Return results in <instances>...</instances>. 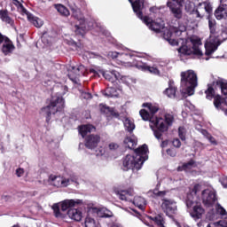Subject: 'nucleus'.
<instances>
[{"label": "nucleus", "mask_w": 227, "mask_h": 227, "mask_svg": "<svg viewBox=\"0 0 227 227\" xmlns=\"http://www.w3.org/2000/svg\"><path fill=\"white\" fill-rule=\"evenodd\" d=\"M163 121L164 126L167 127L168 131L169 127H171V125H173V122L175 121V115H173V113H165Z\"/></svg>", "instance_id": "c85d7f7f"}, {"label": "nucleus", "mask_w": 227, "mask_h": 227, "mask_svg": "<svg viewBox=\"0 0 227 227\" xmlns=\"http://www.w3.org/2000/svg\"><path fill=\"white\" fill-rule=\"evenodd\" d=\"M171 35H173L171 31L167 32V40L168 43H170V45H178V41H176V39H172Z\"/></svg>", "instance_id": "de8ad7c7"}, {"label": "nucleus", "mask_w": 227, "mask_h": 227, "mask_svg": "<svg viewBox=\"0 0 227 227\" xmlns=\"http://www.w3.org/2000/svg\"><path fill=\"white\" fill-rule=\"evenodd\" d=\"M141 168H143L141 156L136 157L135 155L128 154L122 159L123 171H129V169L139 171Z\"/></svg>", "instance_id": "0eeeda50"}, {"label": "nucleus", "mask_w": 227, "mask_h": 227, "mask_svg": "<svg viewBox=\"0 0 227 227\" xmlns=\"http://www.w3.org/2000/svg\"><path fill=\"white\" fill-rule=\"evenodd\" d=\"M150 221L154 223L158 227H166V220L164 219V215L162 214H158L154 216H149Z\"/></svg>", "instance_id": "393cba45"}, {"label": "nucleus", "mask_w": 227, "mask_h": 227, "mask_svg": "<svg viewBox=\"0 0 227 227\" xmlns=\"http://www.w3.org/2000/svg\"><path fill=\"white\" fill-rule=\"evenodd\" d=\"M55 217H61V211L59 209V204H53L51 207Z\"/></svg>", "instance_id": "49530a36"}, {"label": "nucleus", "mask_w": 227, "mask_h": 227, "mask_svg": "<svg viewBox=\"0 0 227 227\" xmlns=\"http://www.w3.org/2000/svg\"><path fill=\"white\" fill-rule=\"evenodd\" d=\"M222 227H227V217L223 220Z\"/></svg>", "instance_id": "774afa93"}, {"label": "nucleus", "mask_w": 227, "mask_h": 227, "mask_svg": "<svg viewBox=\"0 0 227 227\" xmlns=\"http://www.w3.org/2000/svg\"><path fill=\"white\" fill-rule=\"evenodd\" d=\"M184 11L188 15H192L194 19H203L205 13L210 17L213 13V7L210 1L199 2L197 4L192 1L185 0H169L167 2L170 15L176 20H182Z\"/></svg>", "instance_id": "f257e3e1"}, {"label": "nucleus", "mask_w": 227, "mask_h": 227, "mask_svg": "<svg viewBox=\"0 0 227 227\" xmlns=\"http://www.w3.org/2000/svg\"><path fill=\"white\" fill-rule=\"evenodd\" d=\"M166 152L169 157H176V150H175L173 148H168V149H167Z\"/></svg>", "instance_id": "603ef678"}, {"label": "nucleus", "mask_w": 227, "mask_h": 227, "mask_svg": "<svg viewBox=\"0 0 227 227\" xmlns=\"http://www.w3.org/2000/svg\"><path fill=\"white\" fill-rule=\"evenodd\" d=\"M93 130L96 131L97 128L91 124H83L78 127V132L83 139H86V137H88V134H91Z\"/></svg>", "instance_id": "dca6fc26"}, {"label": "nucleus", "mask_w": 227, "mask_h": 227, "mask_svg": "<svg viewBox=\"0 0 227 227\" xmlns=\"http://www.w3.org/2000/svg\"><path fill=\"white\" fill-rule=\"evenodd\" d=\"M172 145L175 146V148H180L182 146V142H180L179 138H174Z\"/></svg>", "instance_id": "864d4df0"}, {"label": "nucleus", "mask_w": 227, "mask_h": 227, "mask_svg": "<svg viewBox=\"0 0 227 227\" xmlns=\"http://www.w3.org/2000/svg\"><path fill=\"white\" fill-rule=\"evenodd\" d=\"M71 12H72V16L74 17V19H75L76 20H79L80 22H82V23L86 22V20H84V15L81 12V9L72 8Z\"/></svg>", "instance_id": "c756f323"}, {"label": "nucleus", "mask_w": 227, "mask_h": 227, "mask_svg": "<svg viewBox=\"0 0 227 227\" xmlns=\"http://www.w3.org/2000/svg\"><path fill=\"white\" fill-rule=\"evenodd\" d=\"M49 178L53 182L55 187H67L70 182V179H63V177L54 175H51Z\"/></svg>", "instance_id": "a211bd4d"}, {"label": "nucleus", "mask_w": 227, "mask_h": 227, "mask_svg": "<svg viewBox=\"0 0 227 227\" xmlns=\"http://www.w3.org/2000/svg\"><path fill=\"white\" fill-rule=\"evenodd\" d=\"M124 127L125 129L131 134V132H134V129H136V124H134L130 119L126 118L124 121Z\"/></svg>", "instance_id": "a19ab883"}, {"label": "nucleus", "mask_w": 227, "mask_h": 227, "mask_svg": "<svg viewBox=\"0 0 227 227\" xmlns=\"http://www.w3.org/2000/svg\"><path fill=\"white\" fill-rule=\"evenodd\" d=\"M103 76L106 81H109V82H112V84H115L118 82V79L120 77V73L116 71L105 72L103 73Z\"/></svg>", "instance_id": "4be33fe9"}, {"label": "nucleus", "mask_w": 227, "mask_h": 227, "mask_svg": "<svg viewBox=\"0 0 227 227\" xmlns=\"http://www.w3.org/2000/svg\"><path fill=\"white\" fill-rule=\"evenodd\" d=\"M208 27L210 31L209 41L206 44V56H212L214 52L218 49L219 45L223 42L227 40V27L223 29H217V23L215 20H208Z\"/></svg>", "instance_id": "f03ea898"}, {"label": "nucleus", "mask_w": 227, "mask_h": 227, "mask_svg": "<svg viewBox=\"0 0 227 227\" xmlns=\"http://www.w3.org/2000/svg\"><path fill=\"white\" fill-rule=\"evenodd\" d=\"M16 175L19 178H20V176H22V175H24V168H17Z\"/></svg>", "instance_id": "4d7b16f0"}, {"label": "nucleus", "mask_w": 227, "mask_h": 227, "mask_svg": "<svg viewBox=\"0 0 227 227\" xmlns=\"http://www.w3.org/2000/svg\"><path fill=\"white\" fill-rule=\"evenodd\" d=\"M185 205L188 208V212L190 216L195 221H200V219H203V215H205V207H203V204L199 200H195L192 195H189L186 197Z\"/></svg>", "instance_id": "39448f33"}, {"label": "nucleus", "mask_w": 227, "mask_h": 227, "mask_svg": "<svg viewBox=\"0 0 227 227\" xmlns=\"http://www.w3.org/2000/svg\"><path fill=\"white\" fill-rule=\"evenodd\" d=\"M99 109H100L101 114H109V113L111 112L112 107L107 106L106 105H104V104H100L99 105Z\"/></svg>", "instance_id": "c03bdc74"}, {"label": "nucleus", "mask_w": 227, "mask_h": 227, "mask_svg": "<svg viewBox=\"0 0 227 227\" xmlns=\"http://www.w3.org/2000/svg\"><path fill=\"white\" fill-rule=\"evenodd\" d=\"M158 141H161V144H160V148H166V146H168V143H169V140H162V137H161V139H158Z\"/></svg>", "instance_id": "6e6d98bb"}, {"label": "nucleus", "mask_w": 227, "mask_h": 227, "mask_svg": "<svg viewBox=\"0 0 227 227\" xmlns=\"http://www.w3.org/2000/svg\"><path fill=\"white\" fill-rule=\"evenodd\" d=\"M201 191V184H195L192 189H190L189 193L187 194L186 198L188 196H192L193 200H198V192Z\"/></svg>", "instance_id": "473e14b6"}, {"label": "nucleus", "mask_w": 227, "mask_h": 227, "mask_svg": "<svg viewBox=\"0 0 227 227\" xmlns=\"http://www.w3.org/2000/svg\"><path fill=\"white\" fill-rule=\"evenodd\" d=\"M181 86L186 88L188 95H194V89L198 86V75L192 70L181 73Z\"/></svg>", "instance_id": "423d86ee"}, {"label": "nucleus", "mask_w": 227, "mask_h": 227, "mask_svg": "<svg viewBox=\"0 0 227 227\" xmlns=\"http://www.w3.org/2000/svg\"><path fill=\"white\" fill-rule=\"evenodd\" d=\"M149 12H151V13H153V15H159L160 13V8L157 6H153L149 9Z\"/></svg>", "instance_id": "3c124183"}, {"label": "nucleus", "mask_w": 227, "mask_h": 227, "mask_svg": "<svg viewBox=\"0 0 227 227\" xmlns=\"http://www.w3.org/2000/svg\"><path fill=\"white\" fill-rule=\"evenodd\" d=\"M0 19L1 20H3V22H5L6 24H10V26H13L14 24V21L8 15L7 10H0Z\"/></svg>", "instance_id": "2f4dec72"}, {"label": "nucleus", "mask_w": 227, "mask_h": 227, "mask_svg": "<svg viewBox=\"0 0 227 227\" xmlns=\"http://www.w3.org/2000/svg\"><path fill=\"white\" fill-rule=\"evenodd\" d=\"M133 205L137 207L140 210H145V207H146V200L141 196H137L133 200Z\"/></svg>", "instance_id": "cd10ccee"}, {"label": "nucleus", "mask_w": 227, "mask_h": 227, "mask_svg": "<svg viewBox=\"0 0 227 227\" xmlns=\"http://www.w3.org/2000/svg\"><path fill=\"white\" fill-rule=\"evenodd\" d=\"M8 38V36L4 35L1 34L0 32V45H2V43H4V42Z\"/></svg>", "instance_id": "e2e57ef3"}, {"label": "nucleus", "mask_w": 227, "mask_h": 227, "mask_svg": "<svg viewBox=\"0 0 227 227\" xmlns=\"http://www.w3.org/2000/svg\"><path fill=\"white\" fill-rule=\"evenodd\" d=\"M75 200H66L61 202V210L62 212H67L68 208H72V207H75Z\"/></svg>", "instance_id": "72a5a7b5"}, {"label": "nucleus", "mask_w": 227, "mask_h": 227, "mask_svg": "<svg viewBox=\"0 0 227 227\" xmlns=\"http://www.w3.org/2000/svg\"><path fill=\"white\" fill-rule=\"evenodd\" d=\"M207 227H221V225H219L215 223H211L207 224Z\"/></svg>", "instance_id": "69168bd1"}, {"label": "nucleus", "mask_w": 227, "mask_h": 227, "mask_svg": "<svg viewBox=\"0 0 227 227\" xmlns=\"http://www.w3.org/2000/svg\"><path fill=\"white\" fill-rule=\"evenodd\" d=\"M142 107H147L153 118V114H157L159 111V106H154L152 103H144L142 105Z\"/></svg>", "instance_id": "ea45409f"}, {"label": "nucleus", "mask_w": 227, "mask_h": 227, "mask_svg": "<svg viewBox=\"0 0 227 227\" xmlns=\"http://www.w3.org/2000/svg\"><path fill=\"white\" fill-rule=\"evenodd\" d=\"M133 63L137 68L143 72H149V74H153V75H160V71L155 67H150L148 64L140 60H135Z\"/></svg>", "instance_id": "f8f14e48"}, {"label": "nucleus", "mask_w": 227, "mask_h": 227, "mask_svg": "<svg viewBox=\"0 0 227 227\" xmlns=\"http://www.w3.org/2000/svg\"><path fill=\"white\" fill-rule=\"evenodd\" d=\"M129 1L137 17L140 19V20H144L145 16L143 15V10L145 8V0H129Z\"/></svg>", "instance_id": "9b49d317"}, {"label": "nucleus", "mask_w": 227, "mask_h": 227, "mask_svg": "<svg viewBox=\"0 0 227 227\" xmlns=\"http://www.w3.org/2000/svg\"><path fill=\"white\" fill-rule=\"evenodd\" d=\"M28 20L35 26V27H42L43 26V20L38 17L28 16Z\"/></svg>", "instance_id": "58836bf2"}, {"label": "nucleus", "mask_w": 227, "mask_h": 227, "mask_svg": "<svg viewBox=\"0 0 227 227\" xmlns=\"http://www.w3.org/2000/svg\"><path fill=\"white\" fill-rule=\"evenodd\" d=\"M177 52L181 61H184V58L192 55V49L187 45H182L177 49Z\"/></svg>", "instance_id": "aec40b11"}, {"label": "nucleus", "mask_w": 227, "mask_h": 227, "mask_svg": "<svg viewBox=\"0 0 227 227\" xmlns=\"http://www.w3.org/2000/svg\"><path fill=\"white\" fill-rule=\"evenodd\" d=\"M207 138L208 139V141H210L212 145H217V141H215V138L212 137V135H208Z\"/></svg>", "instance_id": "052dcab7"}, {"label": "nucleus", "mask_w": 227, "mask_h": 227, "mask_svg": "<svg viewBox=\"0 0 227 227\" xmlns=\"http://www.w3.org/2000/svg\"><path fill=\"white\" fill-rule=\"evenodd\" d=\"M85 227H96L95 219L87 216L84 222Z\"/></svg>", "instance_id": "a18cd8bd"}, {"label": "nucleus", "mask_w": 227, "mask_h": 227, "mask_svg": "<svg viewBox=\"0 0 227 227\" xmlns=\"http://www.w3.org/2000/svg\"><path fill=\"white\" fill-rule=\"evenodd\" d=\"M12 4H14V6L19 8V6H20V4H22L19 0H12Z\"/></svg>", "instance_id": "0e129e2a"}, {"label": "nucleus", "mask_w": 227, "mask_h": 227, "mask_svg": "<svg viewBox=\"0 0 227 227\" xmlns=\"http://www.w3.org/2000/svg\"><path fill=\"white\" fill-rule=\"evenodd\" d=\"M160 184H158L153 190V198H164L168 194V191H160Z\"/></svg>", "instance_id": "f704fd0d"}, {"label": "nucleus", "mask_w": 227, "mask_h": 227, "mask_svg": "<svg viewBox=\"0 0 227 227\" xmlns=\"http://www.w3.org/2000/svg\"><path fill=\"white\" fill-rule=\"evenodd\" d=\"M18 10H20L21 13H24L25 15H27V9L24 7V5L21 4L18 7Z\"/></svg>", "instance_id": "13d9d810"}, {"label": "nucleus", "mask_w": 227, "mask_h": 227, "mask_svg": "<svg viewBox=\"0 0 227 227\" xmlns=\"http://www.w3.org/2000/svg\"><path fill=\"white\" fill-rule=\"evenodd\" d=\"M164 95H167L169 98H175V97H176V88L175 82L172 80L168 82V88L164 90Z\"/></svg>", "instance_id": "b1692460"}, {"label": "nucleus", "mask_w": 227, "mask_h": 227, "mask_svg": "<svg viewBox=\"0 0 227 227\" xmlns=\"http://www.w3.org/2000/svg\"><path fill=\"white\" fill-rule=\"evenodd\" d=\"M215 17L217 20H226L227 19V4H222L215 11Z\"/></svg>", "instance_id": "f3484780"}, {"label": "nucleus", "mask_w": 227, "mask_h": 227, "mask_svg": "<svg viewBox=\"0 0 227 227\" xmlns=\"http://www.w3.org/2000/svg\"><path fill=\"white\" fill-rule=\"evenodd\" d=\"M82 68H84V66L72 67L71 69H69L67 76L74 84H79V77L83 74L81 73Z\"/></svg>", "instance_id": "ddd939ff"}, {"label": "nucleus", "mask_w": 227, "mask_h": 227, "mask_svg": "<svg viewBox=\"0 0 227 227\" xmlns=\"http://www.w3.org/2000/svg\"><path fill=\"white\" fill-rule=\"evenodd\" d=\"M161 210L168 217L173 218L176 212H178V207L176 206V202L171 199H161Z\"/></svg>", "instance_id": "6e6552de"}, {"label": "nucleus", "mask_w": 227, "mask_h": 227, "mask_svg": "<svg viewBox=\"0 0 227 227\" xmlns=\"http://www.w3.org/2000/svg\"><path fill=\"white\" fill-rule=\"evenodd\" d=\"M15 51V45L13 44V42L10 40L8 37L4 41V43L1 48V51L4 56H10Z\"/></svg>", "instance_id": "2eb2a0df"}, {"label": "nucleus", "mask_w": 227, "mask_h": 227, "mask_svg": "<svg viewBox=\"0 0 227 227\" xmlns=\"http://www.w3.org/2000/svg\"><path fill=\"white\" fill-rule=\"evenodd\" d=\"M192 49V54H193V56H199L200 58V56H203V51H201V50L200 49V46H198L196 43H193Z\"/></svg>", "instance_id": "79ce46f5"}, {"label": "nucleus", "mask_w": 227, "mask_h": 227, "mask_svg": "<svg viewBox=\"0 0 227 227\" xmlns=\"http://www.w3.org/2000/svg\"><path fill=\"white\" fill-rule=\"evenodd\" d=\"M108 146L110 150H118V148H120V145L116 143H111Z\"/></svg>", "instance_id": "bf43d9fd"}, {"label": "nucleus", "mask_w": 227, "mask_h": 227, "mask_svg": "<svg viewBox=\"0 0 227 227\" xmlns=\"http://www.w3.org/2000/svg\"><path fill=\"white\" fill-rule=\"evenodd\" d=\"M117 196L121 201H130L129 196H132V190L118 191Z\"/></svg>", "instance_id": "bb28decb"}, {"label": "nucleus", "mask_w": 227, "mask_h": 227, "mask_svg": "<svg viewBox=\"0 0 227 227\" xmlns=\"http://www.w3.org/2000/svg\"><path fill=\"white\" fill-rule=\"evenodd\" d=\"M178 136L181 141H185V129H184V127L178 128Z\"/></svg>", "instance_id": "09e8293b"}, {"label": "nucleus", "mask_w": 227, "mask_h": 227, "mask_svg": "<svg viewBox=\"0 0 227 227\" xmlns=\"http://www.w3.org/2000/svg\"><path fill=\"white\" fill-rule=\"evenodd\" d=\"M67 215L70 219H73V221H76L77 223L82 219V212L75 208L68 209Z\"/></svg>", "instance_id": "412c9836"}, {"label": "nucleus", "mask_w": 227, "mask_h": 227, "mask_svg": "<svg viewBox=\"0 0 227 227\" xmlns=\"http://www.w3.org/2000/svg\"><path fill=\"white\" fill-rule=\"evenodd\" d=\"M201 200L204 207L210 208V207H214V205H215V202L217 201V195L215 194V192L206 189L201 192Z\"/></svg>", "instance_id": "1a4fd4ad"}, {"label": "nucleus", "mask_w": 227, "mask_h": 227, "mask_svg": "<svg viewBox=\"0 0 227 227\" xmlns=\"http://www.w3.org/2000/svg\"><path fill=\"white\" fill-rule=\"evenodd\" d=\"M221 184L223 187H227V176H223L221 178Z\"/></svg>", "instance_id": "680f3d73"}, {"label": "nucleus", "mask_w": 227, "mask_h": 227, "mask_svg": "<svg viewBox=\"0 0 227 227\" xmlns=\"http://www.w3.org/2000/svg\"><path fill=\"white\" fill-rule=\"evenodd\" d=\"M139 114L144 121H150V127L156 139H162V134L168 132V127L164 125V119L162 117L153 118L145 109H141Z\"/></svg>", "instance_id": "20e7f679"}, {"label": "nucleus", "mask_w": 227, "mask_h": 227, "mask_svg": "<svg viewBox=\"0 0 227 227\" xmlns=\"http://www.w3.org/2000/svg\"><path fill=\"white\" fill-rule=\"evenodd\" d=\"M60 90L63 92H57L55 95L51 96L50 104L41 109V113L46 116V123L51 121V116L55 113H61L65 109V98L63 96L68 91V87L67 85L60 86Z\"/></svg>", "instance_id": "7ed1b4c3"}, {"label": "nucleus", "mask_w": 227, "mask_h": 227, "mask_svg": "<svg viewBox=\"0 0 227 227\" xmlns=\"http://www.w3.org/2000/svg\"><path fill=\"white\" fill-rule=\"evenodd\" d=\"M98 143H100L99 135L90 134L85 137V147L89 150H95L98 146Z\"/></svg>", "instance_id": "4468645a"}, {"label": "nucleus", "mask_w": 227, "mask_h": 227, "mask_svg": "<svg viewBox=\"0 0 227 227\" xmlns=\"http://www.w3.org/2000/svg\"><path fill=\"white\" fill-rule=\"evenodd\" d=\"M99 217H113V212L109 211V209L102 208L98 211Z\"/></svg>", "instance_id": "37998d69"}, {"label": "nucleus", "mask_w": 227, "mask_h": 227, "mask_svg": "<svg viewBox=\"0 0 227 227\" xmlns=\"http://www.w3.org/2000/svg\"><path fill=\"white\" fill-rule=\"evenodd\" d=\"M55 8L57 12L60 13V15H63V17H68V15H70V11H68V9L61 4H55Z\"/></svg>", "instance_id": "e433bc0d"}, {"label": "nucleus", "mask_w": 227, "mask_h": 227, "mask_svg": "<svg viewBox=\"0 0 227 227\" xmlns=\"http://www.w3.org/2000/svg\"><path fill=\"white\" fill-rule=\"evenodd\" d=\"M149 29L152 31H155V33H160L162 29H164V22L159 23L153 20L152 18L149 16H145L144 20H142Z\"/></svg>", "instance_id": "9d476101"}, {"label": "nucleus", "mask_w": 227, "mask_h": 227, "mask_svg": "<svg viewBox=\"0 0 227 227\" xmlns=\"http://www.w3.org/2000/svg\"><path fill=\"white\" fill-rule=\"evenodd\" d=\"M110 116H113L114 118H120V113L114 110V108H111L109 112Z\"/></svg>", "instance_id": "5fc2aeb1"}, {"label": "nucleus", "mask_w": 227, "mask_h": 227, "mask_svg": "<svg viewBox=\"0 0 227 227\" xmlns=\"http://www.w3.org/2000/svg\"><path fill=\"white\" fill-rule=\"evenodd\" d=\"M118 90L119 91H121V88L120 87H107L104 90L103 95L105 97H107L108 98H111L113 97L118 98L120 96V94L118 93Z\"/></svg>", "instance_id": "5701e85b"}, {"label": "nucleus", "mask_w": 227, "mask_h": 227, "mask_svg": "<svg viewBox=\"0 0 227 227\" xmlns=\"http://www.w3.org/2000/svg\"><path fill=\"white\" fill-rule=\"evenodd\" d=\"M134 152L136 153L135 157H137V156L140 157V162H142V165H143L145 160H146V159H145L143 155H146L148 152V145L146 144H144L140 147L135 149Z\"/></svg>", "instance_id": "6ab92c4d"}, {"label": "nucleus", "mask_w": 227, "mask_h": 227, "mask_svg": "<svg viewBox=\"0 0 227 227\" xmlns=\"http://www.w3.org/2000/svg\"><path fill=\"white\" fill-rule=\"evenodd\" d=\"M83 98H91V93L85 92L83 93Z\"/></svg>", "instance_id": "338daca9"}, {"label": "nucleus", "mask_w": 227, "mask_h": 227, "mask_svg": "<svg viewBox=\"0 0 227 227\" xmlns=\"http://www.w3.org/2000/svg\"><path fill=\"white\" fill-rule=\"evenodd\" d=\"M74 33L77 36H84L86 35V24L85 22H80V25L74 26Z\"/></svg>", "instance_id": "7c9ffc66"}, {"label": "nucleus", "mask_w": 227, "mask_h": 227, "mask_svg": "<svg viewBox=\"0 0 227 227\" xmlns=\"http://www.w3.org/2000/svg\"><path fill=\"white\" fill-rule=\"evenodd\" d=\"M123 143L129 148V150H134L137 145V140L132 138V137H125Z\"/></svg>", "instance_id": "c9c22d12"}, {"label": "nucleus", "mask_w": 227, "mask_h": 227, "mask_svg": "<svg viewBox=\"0 0 227 227\" xmlns=\"http://www.w3.org/2000/svg\"><path fill=\"white\" fill-rule=\"evenodd\" d=\"M216 214H219L220 215H226V209L221 206V204L216 205Z\"/></svg>", "instance_id": "8fccbe9b"}, {"label": "nucleus", "mask_w": 227, "mask_h": 227, "mask_svg": "<svg viewBox=\"0 0 227 227\" xmlns=\"http://www.w3.org/2000/svg\"><path fill=\"white\" fill-rule=\"evenodd\" d=\"M216 82L217 81L213 82V84H207V90H205L206 98H207V100H212V98H215L216 97L215 90H214V86H219Z\"/></svg>", "instance_id": "a878e982"}, {"label": "nucleus", "mask_w": 227, "mask_h": 227, "mask_svg": "<svg viewBox=\"0 0 227 227\" xmlns=\"http://www.w3.org/2000/svg\"><path fill=\"white\" fill-rule=\"evenodd\" d=\"M196 164L194 160H190L188 162L184 163L181 167L177 168V171H189V169H192V166Z\"/></svg>", "instance_id": "4c0bfd02"}]
</instances>
